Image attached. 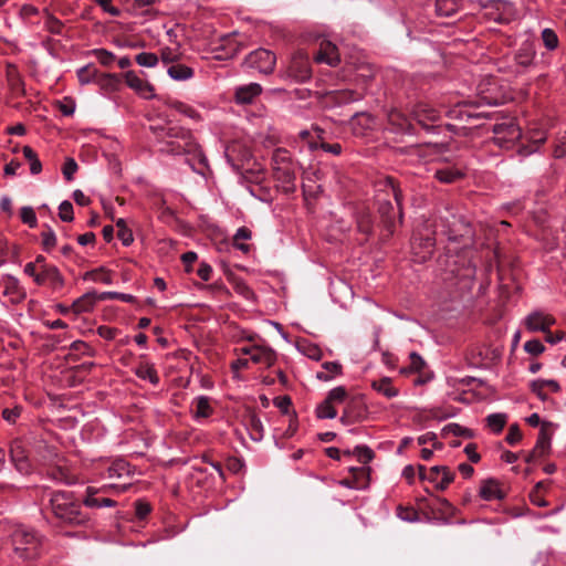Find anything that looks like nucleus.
I'll list each match as a JSON object with an SVG mask.
<instances>
[{
	"label": "nucleus",
	"instance_id": "nucleus-1",
	"mask_svg": "<svg viewBox=\"0 0 566 566\" xmlns=\"http://www.w3.org/2000/svg\"><path fill=\"white\" fill-rule=\"evenodd\" d=\"M165 125H151L149 129L158 143L163 144L160 151L167 155H186L187 163L193 171L206 176L209 170L208 159L200 145L193 138L190 129L180 126H172L169 116L164 118Z\"/></svg>",
	"mask_w": 566,
	"mask_h": 566
},
{
	"label": "nucleus",
	"instance_id": "nucleus-2",
	"mask_svg": "<svg viewBox=\"0 0 566 566\" xmlns=\"http://www.w3.org/2000/svg\"><path fill=\"white\" fill-rule=\"evenodd\" d=\"M50 506L54 517L63 525H85L90 517L82 510V501L72 492L57 491L52 493Z\"/></svg>",
	"mask_w": 566,
	"mask_h": 566
},
{
	"label": "nucleus",
	"instance_id": "nucleus-3",
	"mask_svg": "<svg viewBox=\"0 0 566 566\" xmlns=\"http://www.w3.org/2000/svg\"><path fill=\"white\" fill-rule=\"evenodd\" d=\"M10 544L14 557L23 560L34 559L43 552V536L24 525H18L12 530Z\"/></svg>",
	"mask_w": 566,
	"mask_h": 566
},
{
	"label": "nucleus",
	"instance_id": "nucleus-4",
	"mask_svg": "<svg viewBox=\"0 0 566 566\" xmlns=\"http://www.w3.org/2000/svg\"><path fill=\"white\" fill-rule=\"evenodd\" d=\"M442 228V232L449 234L450 238H455L457 235H463L468 233V231H461L460 229H455V223H450L446 221L444 218H439V221H434V223H426L423 231H419L412 241V249L416 253H422L421 259L426 260L433 252L436 238L434 234L437 230L430 231V228Z\"/></svg>",
	"mask_w": 566,
	"mask_h": 566
},
{
	"label": "nucleus",
	"instance_id": "nucleus-5",
	"mask_svg": "<svg viewBox=\"0 0 566 566\" xmlns=\"http://www.w3.org/2000/svg\"><path fill=\"white\" fill-rule=\"evenodd\" d=\"M272 170L274 179L281 184L286 193L295 191V169L289 151L284 148H277L272 156Z\"/></svg>",
	"mask_w": 566,
	"mask_h": 566
},
{
	"label": "nucleus",
	"instance_id": "nucleus-6",
	"mask_svg": "<svg viewBox=\"0 0 566 566\" xmlns=\"http://www.w3.org/2000/svg\"><path fill=\"white\" fill-rule=\"evenodd\" d=\"M275 62L274 53L265 49H258L245 57L244 64L247 67L256 70L260 73L270 74L274 70Z\"/></svg>",
	"mask_w": 566,
	"mask_h": 566
},
{
	"label": "nucleus",
	"instance_id": "nucleus-7",
	"mask_svg": "<svg viewBox=\"0 0 566 566\" xmlns=\"http://www.w3.org/2000/svg\"><path fill=\"white\" fill-rule=\"evenodd\" d=\"M347 397V391L344 387H336L332 389L326 399L317 407L316 413L321 419H333L337 416L334 403H342Z\"/></svg>",
	"mask_w": 566,
	"mask_h": 566
},
{
	"label": "nucleus",
	"instance_id": "nucleus-8",
	"mask_svg": "<svg viewBox=\"0 0 566 566\" xmlns=\"http://www.w3.org/2000/svg\"><path fill=\"white\" fill-rule=\"evenodd\" d=\"M412 118L424 129L433 130L439 125L440 112L428 104H418L412 111Z\"/></svg>",
	"mask_w": 566,
	"mask_h": 566
},
{
	"label": "nucleus",
	"instance_id": "nucleus-9",
	"mask_svg": "<svg viewBox=\"0 0 566 566\" xmlns=\"http://www.w3.org/2000/svg\"><path fill=\"white\" fill-rule=\"evenodd\" d=\"M289 74L297 82H306L311 78L312 69L307 54L298 51L292 56Z\"/></svg>",
	"mask_w": 566,
	"mask_h": 566
},
{
	"label": "nucleus",
	"instance_id": "nucleus-10",
	"mask_svg": "<svg viewBox=\"0 0 566 566\" xmlns=\"http://www.w3.org/2000/svg\"><path fill=\"white\" fill-rule=\"evenodd\" d=\"M38 285H44L52 289V291H60L64 286V277L59 269L54 265H42L40 268Z\"/></svg>",
	"mask_w": 566,
	"mask_h": 566
},
{
	"label": "nucleus",
	"instance_id": "nucleus-11",
	"mask_svg": "<svg viewBox=\"0 0 566 566\" xmlns=\"http://www.w3.org/2000/svg\"><path fill=\"white\" fill-rule=\"evenodd\" d=\"M10 457L11 461L14 464L15 469L21 474H29L32 471L31 462L28 458L27 451L24 449L23 442L19 439H15L11 442L10 446Z\"/></svg>",
	"mask_w": 566,
	"mask_h": 566
},
{
	"label": "nucleus",
	"instance_id": "nucleus-12",
	"mask_svg": "<svg viewBox=\"0 0 566 566\" xmlns=\"http://www.w3.org/2000/svg\"><path fill=\"white\" fill-rule=\"evenodd\" d=\"M237 33L224 34L216 43L213 52L217 53V59L227 60L233 57L240 51V43L235 39Z\"/></svg>",
	"mask_w": 566,
	"mask_h": 566
},
{
	"label": "nucleus",
	"instance_id": "nucleus-13",
	"mask_svg": "<svg viewBox=\"0 0 566 566\" xmlns=\"http://www.w3.org/2000/svg\"><path fill=\"white\" fill-rule=\"evenodd\" d=\"M455 474L449 467L434 465L428 471V481L436 484L440 491H444L454 481Z\"/></svg>",
	"mask_w": 566,
	"mask_h": 566
},
{
	"label": "nucleus",
	"instance_id": "nucleus-14",
	"mask_svg": "<svg viewBox=\"0 0 566 566\" xmlns=\"http://www.w3.org/2000/svg\"><path fill=\"white\" fill-rule=\"evenodd\" d=\"M107 492V489H95L92 486H88L86 489V496L82 501L85 506L87 507H113L116 505V502L107 496H105V493Z\"/></svg>",
	"mask_w": 566,
	"mask_h": 566
},
{
	"label": "nucleus",
	"instance_id": "nucleus-15",
	"mask_svg": "<svg viewBox=\"0 0 566 566\" xmlns=\"http://www.w3.org/2000/svg\"><path fill=\"white\" fill-rule=\"evenodd\" d=\"M343 402L345 403V408L340 417V421L344 424L354 423L364 417L365 408L359 398L347 399L346 397Z\"/></svg>",
	"mask_w": 566,
	"mask_h": 566
},
{
	"label": "nucleus",
	"instance_id": "nucleus-16",
	"mask_svg": "<svg viewBox=\"0 0 566 566\" xmlns=\"http://www.w3.org/2000/svg\"><path fill=\"white\" fill-rule=\"evenodd\" d=\"M409 365L399 368L401 375H408L410 373H418L419 375L413 380L415 385H423L430 380L429 376L422 374V369L426 367L424 360L415 352L409 355Z\"/></svg>",
	"mask_w": 566,
	"mask_h": 566
},
{
	"label": "nucleus",
	"instance_id": "nucleus-17",
	"mask_svg": "<svg viewBox=\"0 0 566 566\" xmlns=\"http://www.w3.org/2000/svg\"><path fill=\"white\" fill-rule=\"evenodd\" d=\"M555 323L556 319L552 315L542 312H533L525 318V326L531 332H546Z\"/></svg>",
	"mask_w": 566,
	"mask_h": 566
},
{
	"label": "nucleus",
	"instance_id": "nucleus-18",
	"mask_svg": "<svg viewBox=\"0 0 566 566\" xmlns=\"http://www.w3.org/2000/svg\"><path fill=\"white\" fill-rule=\"evenodd\" d=\"M317 63H326L335 66L339 62L338 50L335 44L329 41L323 40L319 44L318 51L314 55Z\"/></svg>",
	"mask_w": 566,
	"mask_h": 566
},
{
	"label": "nucleus",
	"instance_id": "nucleus-19",
	"mask_svg": "<svg viewBox=\"0 0 566 566\" xmlns=\"http://www.w3.org/2000/svg\"><path fill=\"white\" fill-rule=\"evenodd\" d=\"M348 125L355 136H364L367 130L373 128L375 119L370 114L356 113L348 122Z\"/></svg>",
	"mask_w": 566,
	"mask_h": 566
},
{
	"label": "nucleus",
	"instance_id": "nucleus-20",
	"mask_svg": "<svg viewBox=\"0 0 566 566\" xmlns=\"http://www.w3.org/2000/svg\"><path fill=\"white\" fill-rule=\"evenodd\" d=\"M480 496L485 501L503 500L505 492L500 488L497 480L490 478L482 481Z\"/></svg>",
	"mask_w": 566,
	"mask_h": 566
},
{
	"label": "nucleus",
	"instance_id": "nucleus-21",
	"mask_svg": "<svg viewBox=\"0 0 566 566\" xmlns=\"http://www.w3.org/2000/svg\"><path fill=\"white\" fill-rule=\"evenodd\" d=\"M123 77L127 85L145 98L153 97L154 87L147 81L139 78L133 71L126 72Z\"/></svg>",
	"mask_w": 566,
	"mask_h": 566
},
{
	"label": "nucleus",
	"instance_id": "nucleus-22",
	"mask_svg": "<svg viewBox=\"0 0 566 566\" xmlns=\"http://www.w3.org/2000/svg\"><path fill=\"white\" fill-rule=\"evenodd\" d=\"M363 95L353 90H338L327 94V102L334 106H342L359 101Z\"/></svg>",
	"mask_w": 566,
	"mask_h": 566
},
{
	"label": "nucleus",
	"instance_id": "nucleus-23",
	"mask_svg": "<svg viewBox=\"0 0 566 566\" xmlns=\"http://www.w3.org/2000/svg\"><path fill=\"white\" fill-rule=\"evenodd\" d=\"M552 423L551 422H543L538 438L536 441L535 447L533 448L534 453H538V455H546L551 450V440L553 436V431L551 430Z\"/></svg>",
	"mask_w": 566,
	"mask_h": 566
},
{
	"label": "nucleus",
	"instance_id": "nucleus-24",
	"mask_svg": "<svg viewBox=\"0 0 566 566\" xmlns=\"http://www.w3.org/2000/svg\"><path fill=\"white\" fill-rule=\"evenodd\" d=\"M261 92L262 87L258 83L241 85L235 88V102L238 104H251Z\"/></svg>",
	"mask_w": 566,
	"mask_h": 566
},
{
	"label": "nucleus",
	"instance_id": "nucleus-25",
	"mask_svg": "<svg viewBox=\"0 0 566 566\" xmlns=\"http://www.w3.org/2000/svg\"><path fill=\"white\" fill-rule=\"evenodd\" d=\"M391 134H411L413 125L410 118L406 117L402 113L391 108Z\"/></svg>",
	"mask_w": 566,
	"mask_h": 566
},
{
	"label": "nucleus",
	"instance_id": "nucleus-26",
	"mask_svg": "<svg viewBox=\"0 0 566 566\" xmlns=\"http://www.w3.org/2000/svg\"><path fill=\"white\" fill-rule=\"evenodd\" d=\"M96 301H99L98 295L95 291H90L75 300L71 308L75 314L86 313L93 310Z\"/></svg>",
	"mask_w": 566,
	"mask_h": 566
},
{
	"label": "nucleus",
	"instance_id": "nucleus-27",
	"mask_svg": "<svg viewBox=\"0 0 566 566\" xmlns=\"http://www.w3.org/2000/svg\"><path fill=\"white\" fill-rule=\"evenodd\" d=\"M250 360L254 364H263L266 367H271L276 361V353L269 346L255 345V352Z\"/></svg>",
	"mask_w": 566,
	"mask_h": 566
},
{
	"label": "nucleus",
	"instance_id": "nucleus-28",
	"mask_svg": "<svg viewBox=\"0 0 566 566\" xmlns=\"http://www.w3.org/2000/svg\"><path fill=\"white\" fill-rule=\"evenodd\" d=\"M48 474L52 480L63 482L67 485L75 484L77 476L65 465H54L48 470Z\"/></svg>",
	"mask_w": 566,
	"mask_h": 566
},
{
	"label": "nucleus",
	"instance_id": "nucleus-29",
	"mask_svg": "<svg viewBox=\"0 0 566 566\" xmlns=\"http://www.w3.org/2000/svg\"><path fill=\"white\" fill-rule=\"evenodd\" d=\"M350 478L344 479L342 483L349 488L361 489L367 485V472L365 468H350Z\"/></svg>",
	"mask_w": 566,
	"mask_h": 566
},
{
	"label": "nucleus",
	"instance_id": "nucleus-30",
	"mask_svg": "<svg viewBox=\"0 0 566 566\" xmlns=\"http://www.w3.org/2000/svg\"><path fill=\"white\" fill-rule=\"evenodd\" d=\"M135 375L143 380H149L155 386L159 384L157 370L154 365L148 361H139L135 368Z\"/></svg>",
	"mask_w": 566,
	"mask_h": 566
},
{
	"label": "nucleus",
	"instance_id": "nucleus-31",
	"mask_svg": "<svg viewBox=\"0 0 566 566\" xmlns=\"http://www.w3.org/2000/svg\"><path fill=\"white\" fill-rule=\"evenodd\" d=\"M120 84L122 76L118 74L99 73V76L97 77V85L106 92L117 91Z\"/></svg>",
	"mask_w": 566,
	"mask_h": 566
},
{
	"label": "nucleus",
	"instance_id": "nucleus-32",
	"mask_svg": "<svg viewBox=\"0 0 566 566\" xmlns=\"http://www.w3.org/2000/svg\"><path fill=\"white\" fill-rule=\"evenodd\" d=\"M464 176L463 171L459 168L446 167L436 171V177L439 181L444 184H451Z\"/></svg>",
	"mask_w": 566,
	"mask_h": 566
},
{
	"label": "nucleus",
	"instance_id": "nucleus-33",
	"mask_svg": "<svg viewBox=\"0 0 566 566\" xmlns=\"http://www.w3.org/2000/svg\"><path fill=\"white\" fill-rule=\"evenodd\" d=\"M247 426L250 429V436L253 440L259 441L263 437V424L255 413H250L247 418Z\"/></svg>",
	"mask_w": 566,
	"mask_h": 566
},
{
	"label": "nucleus",
	"instance_id": "nucleus-34",
	"mask_svg": "<svg viewBox=\"0 0 566 566\" xmlns=\"http://www.w3.org/2000/svg\"><path fill=\"white\" fill-rule=\"evenodd\" d=\"M168 74L177 81H185L193 76V70L184 64H174L169 66Z\"/></svg>",
	"mask_w": 566,
	"mask_h": 566
},
{
	"label": "nucleus",
	"instance_id": "nucleus-35",
	"mask_svg": "<svg viewBox=\"0 0 566 566\" xmlns=\"http://www.w3.org/2000/svg\"><path fill=\"white\" fill-rule=\"evenodd\" d=\"M99 73L101 72L94 65H87L78 70L77 77L82 84H97V77L99 76Z\"/></svg>",
	"mask_w": 566,
	"mask_h": 566
},
{
	"label": "nucleus",
	"instance_id": "nucleus-36",
	"mask_svg": "<svg viewBox=\"0 0 566 566\" xmlns=\"http://www.w3.org/2000/svg\"><path fill=\"white\" fill-rule=\"evenodd\" d=\"M22 153H23L24 158L30 164L31 174L32 175L40 174L42 170V164H41L36 153L30 146H24L22 148Z\"/></svg>",
	"mask_w": 566,
	"mask_h": 566
},
{
	"label": "nucleus",
	"instance_id": "nucleus-37",
	"mask_svg": "<svg viewBox=\"0 0 566 566\" xmlns=\"http://www.w3.org/2000/svg\"><path fill=\"white\" fill-rule=\"evenodd\" d=\"M315 130L317 132V137L319 139V144L318 143H311V148L315 149V148H322L324 151H327V153H331L333 155H339L342 153V146L340 144H328L326 142H324L323 137H322V134L324 133L323 129L316 127Z\"/></svg>",
	"mask_w": 566,
	"mask_h": 566
},
{
	"label": "nucleus",
	"instance_id": "nucleus-38",
	"mask_svg": "<svg viewBox=\"0 0 566 566\" xmlns=\"http://www.w3.org/2000/svg\"><path fill=\"white\" fill-rule=\"evenodd\" d=\"M195 405V417L197 418H208L213 411L212 407L210 406V399L206 396L196 398Z\"/></svg>",
	"mask_w": 566,
	"mask_h": 566
},
{
	"label": "nucleus",
	"instance_id": "nucleus-39",
	"mask_svg": "<svg viewBox=\"0 0 566 566\" xmlns=\"http://www.w3.org/2000/svg\"><path fill=\"white\" fill-rule=\"evenodd\" d=\"M23 407L15 405L13 407H7L2 410L1 416L4 421L9 424H18L19 420L22 418Z\"/></svg>",
	"mask_w": 566,
	"mask_h": 566
},
{
	"label": "nucleus",
	"instance_id": "nucleus-40",
	"mask_svg": "<svg viewBox=\"0 0 566 566\" xmlns=\"http://www.w3.org/2000/svg\"><path fill=\"white\" fill-rule=\"evenodd\" d=\"M436 10L439 15L450 17L457 12L458 1L457 0H437Z\"/></svg>",
	"mask_w": 566,
	"mask_h": 566
},
{
	"label": "nucleus",
	"instance_id": "nucleus-41",
	"mask_svg": "<svg viewBox=\"0 0 566 566\" xmlns=\"http://www.w3.org/2000/svg\"><path fill=\"white\" fill-rule=\"evenodd\" d=\"M507 421L504 413H492L486 417L488 427L495 433H500Z\"/></svg>",
	"mask_w": 566,
	"mask_h": 566
},
{
	"label": "nucleus",
	"instance_id": "nucleus-42",
	"mask_svg": "<svg viewBox=\"0 0 566 566\" xmlns=\"http://www.w3.org/2000/svg\"><path fill=\"white\" fill-rule=\"evenodd\" d=\"M241 174L244 179L254 184H261L264 179V169L259 165L255 168H245L242 166Z\"/></svg>",
	"mask_w": 566,
	"mask_h": 566
},
{
	"label": "nucleus",
	"instance_id": "nucleus-43",
	"mask_svg": "<svg viewBox=\"0 0 566 566\" xmlns=\"http://www.w3.org/2000/svg\"><path fill=\"white\" fill-rule=\"evenodd\" d=\"M84 279H88L94 282H103L105 284L112 283L111 273H109V271L105 270L104 268L95 269V270L87 272L85 274Z\"/></svg>",
	"mask_w": 566,
	"mask_h": 566
},
{
	"label": "nucleus",
	"instance_id": "nucleus-44",
	"mask_svg": "<svg viewBox=\"0 0 566 566\" xmlns=\"http://www.w3.org/2000/svg\"><path fill=\"white\" fill-rule=\"evenodd\" d=\"M250 238H251V231L245 227H241L238 229V231L233 238L234 245L243 252H249L250 245L242 243L241 241L249 240Z\"/></svg>",
	"mask_w": 566,
	"mask_h": 566
},
{
	"label": "nucleus",
	"instance_id": "nucleus-45",
	"mask_svg": "<svg viewBox=\"0 0 566 566\" xmlns=\"http://www.w3.org/2000/svg\"><path fill=\"white\" fill-rule=\"evenodd\" d=\"M493 132L499 135L503 134L509 139H515L520 136V130L513 124H496L494 125Z\"/></svg>",
	"mask_w": 566,
	"mask_h": 566
},
{
	"label": "nucleus",
	"instance_id": "nucleus-46",
	"mask_svg": "<svg viewBox=\"0 0 566 566\" xmlns=\"http://www.w3.org/2000/svg\"><path fill=\"white\" fill-rule=\"evenodd\" d=\"M450 434L454 437H468L470 438L472 436L471 431L467 428L461 427L458 423H449L442 429V436L444 438L449 437Z\"/></svg>",
	"mask_w": 566,
	"mask_h": 566
},
{
	"label": "nucleus",
	"instance_id": "nucleus-47",
	"mask_svg": "<svg viewBox=\"0 0 566 566\" xmlns=\"http://www.w3.org/2000/svg\"><path fill=\"white\" fill-rule=\"evenodd\" d=\"M167 105L170 108H172V109L177 111L178 113L184 114L190 118L198 117L197 112L192 107L188 106L187 104H185L182 102L169 99V101H167Z\"/></svg>",
	"mask_w": 566,
	"mask_h": 566
},
{
	"label": "nucleus",
	"instance_id": "nucleus-48",
	"mask_svg": "<svg viewBox=\"0 0 566 566\" xmlns=\"http://www.w3.org/2000/svg\"><path fill=\"white\" fill-rule=\"evenodd\" d=\"M93 54L98 60V62L104 66H111L116 59L114 53L105 49H96L93 51Z\"/></svg>",
	"mask_w": 566,
	"mask_h": 566
},
{
	"label": "nucleus",
	"instance_id": "nucleus-49",
	"mask_svg": "<svg viewBox=\"0 0 566 566\" xmlns=\"http://www.w3.org/2000/svg\"><path fill=\"white\" fill-rule=\"evenodd\" d=\"M98 298H99V301L120 300L126 303H132L135 301V297L133 295L118 293V292H103V293L98 294Z\"/></svg>",
	"mask_w": 566,
	"mask_h": 566
},
{
	"label": "nucleus",
	"instance_id": "nucleus-50",
	"mask_svg": "<svg viewBox=\"0 0 566 566\" xmlns=\"http://www.w3.org/2000/svg\"><path fill=\"white\" fill-rule=\"evenodd\" d=\"M42 245L45 251H51L56 244V237L54 231L46 227V230L41 233Z\"/></svg>",
	"mask_w": 566,
	"mask_h": 566
},
{
	"label": "nucleus",
	"instance_id": "nucleus-51",
	"mask_svg": "<svg viewBox=\"0 0 566 566\" xmlns=\"http://www.w3.org/2000/svg\"><path fill=\"white\" fill-rule=\"evenodd\" d=\"M136 62L146 67H154L158 63V57L154 53L143 52L136 55Z\"/></svg>",
	"mask_w": 566,
	"mask_h": 566
},
{
	"label": "nucleus",
	"instance_id": "nucleus-52",
	"mask_svg": "<svg viewBox=\"0 0 566 566\" xmlns=\"http://www.w3.org/2000/svg\"><path fill=\"white\" fill-rule=\"evenodd\" d=\"M20 217L23 223L28 224L30 228H35L38 224L36 216L34 210L31 207H23L20 211Z\"/></svg>",
	"mask_w": 566,
	"mask_h": 566
},
{
	"label": "nucleus",
	"instance_id": "nucleus-53",
	"mask_svg": "<svg viewBox=\"0 0 566 566\" xmlns=\"http://www.w3.org/2000/svg\"><path fill=\"white\" fill-rule=\"evenodd\" d=\"M542 39H543L544 45L548 50H554L558 45V38L552 29H544L542 32Z\"/></svg>",
	"mask_w": 566,
	"mask_h": 566
},
{
	"label": "nucleus",
	"instance_id": "nucleus-54",
	"mask_svg": "<svg viewBox=\"0 0 566 566\" xmlns=\"http://www.w3.org/2000/svg\"><path fill=\"white\" fill-rule=\"evenodd\" d=\"M397 516L402 521L413 522L418 518V512L413 507L399 505Z\"/></svg>",
	"mask_w": 566,
	"mask_h": 566
},
{
	"label": "nucleus",
	"instance_id": "nucleus-55",
	"mask_svg": "<svg viewBox=\"0 0 566 566\" xmlns=\"http://www.w3.org/2000/svg\"><path fill=\"white\" fill-rule=\"evenodd\" d=\"M457 262L454 261L453 266H450L449 272L459 280H470L474 275V269L468 266L465 269L460 270L455 266Z\"/></svg>",
	"mask_w": 566,
	"mask_h": 566
},
{
	"label": "nucleus",
	"instance_id": "nucleus-56",
	"mask_svg": "<svg viewBox=\"0 0 566 566\" xmlns=\"http://www.w3.org/2000/svg\"><path fill=\"white\" fill-rule=\"evenodd\" d=\"M524 350L533 356H538L545 350V346L539 339H531L524 344Z\"/></svg>",
	"mask_w": 566,
	"mask_h": 566
},
{
	"label": "nucleus",
	"instance_id": "nucleus-57",
	"mask_svg": "<svg viewBox=\"0 0 566 566\" xmlns=\"http://www.w3.org/2000/svg\"><path fill=\"white\" fill-rule=\"evenodd\" d=\"M59 217L64 222H70L73 220V206L70 201L65 200L61 202L59 207Z\"/></svg>",
	"mask_w": 566,
	"mask_h": 566
},
{
	"label": "nucleus",
	"instance_id": "nucleus-58",
	"mask_svg": "<svg viewBox=\"0 0 566 566\" xmlns=\"http://www.w3.org/2000/svg\"><path fill=\"white\" fill-rule=\"evenodd\" d=\"M77 169H78V166H77L76 161L73 158H67L65 160V163L63 165V169H62L65 179L69 181L72 180L73 176Z\"/></svg>",
	"mask_w": 566,
	"mask_h": 566
},
{
	"label": "nucleus",
	"instance_id": "nucleus-59",
	"mask_svg": "<svg viewBox=\"0 0 566 566\" xmlns=\"http://www.w3.org/2000/svg\"><path fill=\"white\" fill-rule=\"evenodd\" d=\"M522 439V432L520 430V427L515 423L512 424L509 429V432L506 434V442L510 446H515L520 440Z\"/></svg>",
	"mask_w": 566,
	"mask_h": 566
},
{
	"label": "nucleus",
	"instance_id": "nucleus-60",
	"mask_svg": "<svg viewBox=\"0 0 566 566\" xmlns=\"http://www.w3.org/2000/svg\"><path fill=\"white\" fill-rule=\"evenodd\" d=\"M371 387L384 396L389 397V378L382 377L379 380H373Z\"/></svg>",
	"mask_w": 566,
	"mask_h": 566
},
{
	"label": "nucleus",
	"instance_id": "nucleus-61",
	"mask_svg": "<svg viewBox=\"0 0 566 566\" xmlns=\"http://www.w3.org/2000/svg\"><path fill=\"white\" fill-rule=\"evenodd\" d=\"M149 503L138 500L135 502V513L139 520H144L150 513Z\"/></svg>",
	"mask_w": 566,
	"mask_h": 566
},
{
	"label": "nucleus",
	"instance_id": "nucleus-62",
	"mask_svg": "<svg viewBox=\"0 0 566 566\" xmlns=\"http://www.w3.org/2000/svg\"><path fill=\"white\" fill-rule=\"evenodd\" d=\"M354 453L360 463H367L373 458V451L367 447H357Z\"/></svg>",
	"mask_w": 566,
	"mask_h": 566
},
{
	"label": "nucleus",
	"instance_id": "nucleus-63",
	"mask_svg": "<svg viewBox=\"0 0 566 566\" xmlns=\"http://www.w3.org/2000/svg\"><path fill=\"white\" fill-rule=\"evenodd\" d=\"M95 2L102 7V9L113 17H119L120 10L112 6V0H95Z\"/></svg>",
	"mask_w": 566,
	"mask_h": 566
},
{
	"label": "nucleus",
	"instance_id": "nucleus-64",
	"mask_svg": "<svg viewBox=\"0 0 566 566\" xmlns=\"http://www.w3.org/2000/svg\"><path fill=\"white\" fill-rule=\"evenodd\" d=\"M303 353L311 359L319 360L322 358V350L316 345H307L304 347Z\"/></svg>",
	"mask_w": 566,
	"mask_h": 566
}]
</instances>
